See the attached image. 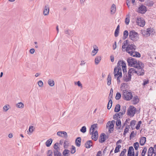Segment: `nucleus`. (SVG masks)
Listing matches in <instances>:
<instances>
[{
  "label": "nucleus",
  "mask_w": 156,
  "mask_h": 156,
  "mask_svg": "<svg viewBox=\"0 0 156 156\" xmlns=\"http://www.w3.org/2000/svg\"><path fill=\"white\" fill-rule=\"evenodd\" d=\"M97 124H94L92 125L90 129V133L92 135V139L95 141H96L98 138V133L97 131H96L94 133V131L95 128L97 127Z\"/></svg>",
  "instance_id": "f257e3e1"
},
{
  "label": "nucleus",
  "mask_w": 156,
  "mask_h": 156,
  "mask_svg": "<svg viewBox=\"0 0 156 156\" xmlns=\"http://www.w3.org/2000/svg\"><path fill=\"white\" fill-rule=\"evenodd\" d=\"M136 70L134 68H131L129 69L128 72V76L126 75V76L123 77V80L125 81L128 82L131 81V76L134 73H136Z\"/></svg>",
  "instance_id": "f03ea898"
},
{
  "label": "nucleus",
  "mask_w": 156,
  "mask_h": 156,
  "mask_svg": "<svg viewBox=\"0 0 156 156\" xmlns=\"http://www.w3.org/2000/svg\"><path fill=\"white\" fill-rule=\"evenodd\" d=\"M127 62L129 66L137 68L139 66V61L137 62L136 59L132 57L129 58L127 59Z\"/></svg>",
  "instance_id": "7ed1b4c3"
},
{
  "label": "nucleus",
  "mask_w": 156,
  "mask_h": 156,
  "mask_svg": "<svg viewBox=\"0 0 156 156\" xmlns=\"http://www.w3.org/2000/svg\"><path fill=\"white\" fill-rule=\"evenodd\" d=\"M122 97L126 101H129L133 97V95L131 92H129L126 90H123L122 91Z\"/></svg>",
  "instance_id": "20e7f679"
},
{
  "label": "nucleus",
  "mask_w": 156,
  "mask_h": 156,
  "mask_svg": "<svg viewBox=\"0 0 156 156\" xmlns=\"http://www.w3.org/2000/svg\"><path fill=\"white\" fill-rule=\"evenodd\" d=\"M138 34L134 30L131 31L129 32V38L133 41H136L139 39Z\"/></svg>",
  "instance_id": "39448f33"
},
{
  "label": "nucleus",
  "mask_w": 156,
  "mask_h": 156,
  "mask_svg": "<svg viewBox=\"0 0 156 156\" xmlns=\"http://www.w3.org/2000/svg\"><path fill=\"white\" fill-rule=\"evenodd\" d=\"M136 47L135 45L129 43L125 50L130 55H133V53H134V51L136 49Z\"/></svg>",
  "instance_id": "423d86ee"
},
{
  "label": "nucleus",
  "mask_w": 156,
  "mask_h": 156,
  "mask_svg": "<svg viewBox=\"0 0 156 156\" xmlns=\"http://www.w3.org/2000/svg\"><path fill=\"white\" fill-rule=\"evenodd\" d=\"M136 111V108H129L128 109L127 114L131 117H133Z\"/></svg>",
  "instance_id": "0eeeda50"
},
{
  "label": "nucleus",
  "mask_w": 156,
  "mask_h": 156,
  "mask_svg": "<svg viewBox=\"0 0 156 156\" xmlns=\"http://www.w3.org/2000/svg\"><path fill=\"white\" fill-rule=\"evenodd\" d=\"M113 122L114 123L115 122V121L114 120H113L112 121L110 122L109 121L107 124V127L108 126L109 127L108 132L109 133H111L112 131L113 130L114 124L113 123Z\"/></svg>",
  "instance_id": "6e6552de"
},
{
  "label": "nucleus",
  "mask_w": 156,
  "mask_h": 156,
  "mask_svg": "<svg viewBox=\"0 0 156 156\" xmlns=\"http://www.w3.org/2000/svg\"><path fill=\"white\" fill-rule=\"evenodd\" d=\"M113 93V90L112 88H111L110 90L109 96V98H110V100L108 103L107 107H111L112 106V102L111 99L112 98Z\"/></svg>",
  "instance_id": "1a4fd4ad"
},
{
  "label": "nucleus",
  "mask_w": 156,
  "mask_h": 156,
  "mask_svg": "<svg viewBox=\"0 0 156 156\" xmlns=\"http://www.w3.org/2000/svg\"><path fill=\"white\" fill-rule=\"evenodd\" d=\"M136 68L137 69V70H136V73L138 76H142L144 74V71L142 67L140 66L139 63V66Z\"/></svg>",
  "instance_id": "9d476101"
},
{
  "label": "nucleus",
  "mask_w": 156,
  "mask_h": 156,
  "mask_svg": "<svg viewBox=\"0 0 156 156\" xmlns=\"http://www.w3.org/2000/svg\"><path fill=\"white\" fill-rule=\"evenodd\" d=\"M120 73H122L121 67H115L114 69V71L115 77L117 76Z\"/></svg>",
  "instance_id": "9b49d317"
},
{
  "label": "nucleus",
  "mask_w": 156,
  "mask_h": 156,
  "mask_svg": "<svg viewBox=\"0 0 156 156\" xmlns=\"http://www.w3.org/2000/svg\"><path fill=\"white\" fill-rule=\"evenodd\" d=\"M136 23L137 25L141 27H143L145 25V22L142 18L141 17L137 18Z\"/></svg>",
  "instance_id": "f8f14e48"
},
{
  "label": "nucleus",
  "mask_w": 156,
  "mask_h": 156,
  "mask_svg": "<svg viewBox=\"0 0 156 156\" xmlns=\"http://www.w3.org/2000/svg\"><path fill=\"white\" fill-rule=\"evenodd\" d=\"M147 11L146 7L143 5H141L138 8V12L139 13L144 14Z\"/></svg>",
  "instance_id": "ddd939ff"
},
{
  "label": "nucleus",
  "mask_w": 156,
  "mask_h": 156,
  "mask_svg": "<svg viewBox=\"0 0 156 156\" xmlns=\"http://www.w3.org/2000/svg\"><path fill=\"white\" fill-rule=\"evenodd\" d=\"M127 156H134V149L132 146L129 147Z\"/></svg>",
  "instance_id": "4468645a"
},
{
  "label": "nucleus",
  "mask_w": 156,
  "mask_h": 156,
  "mask_svg": "<svg viewBox=\"0 0 156 156\" xmlns=\"http://www.w3.org/2000/svg\"><path fill=\"white\" fill-rule=\"evenodd\" d=\"M106 135L105 133H101L99 138V142L102 143L105 142L106 140Z\"/></svg>",
  "instance_id": "2eb2a0df"
},
{
  "label": "nucleus",
  "mask_w": 156,
  "mask_h": 156,
  "mask_svg": "<svg viewBox=\"0 0 156 156\" xmlns=\"http://www.w3.org/2000/svg\"><path fill=\"white\" fill-rule=\"evenodd\" d=\"M49 12V8L48 5H45L43 11V14L44 16L48 15Z\"/></svg>",
  "instance_id": "dca6fc26"
},
{
  "label": "nucleus",
  "mask_w": 156,
  "mask_h": 156,
  "mask_svg": "<svg viewBox=\"0 0 156 156\" xmlns=\"http://www.w3.org/2000/svg\"><path fill=\"white\" fill-rule=\"evenodd\" d=\"M92 141L89 140L87 141L85 144V147L87 148H89L92 145Z\"/></svg>",
  "instance_id": "f3484780"
},
{
  "label": "nucleus",
  "mask_w": 156,
  "mask_h": 156,
  "mask_svg": "<svg viewBox=\"0 0 156 156\" xmlns=\"http://www.w3.org/2000/svg\"><path fill=\"white\" fill-rule=\"evenodd\" d=\"M146 140V138L145 137H142L140 141V144L141 146H143L144 145Z\"/></svg>",
  "instance_id": "a211bd4d"
},
{
  "label": "nucleus",
  "mask_w": 156,
  "mask_h": 156,
  "mask_svg": "<svg viewBox=\"0 0 156 156\" xmlns=\"http://www.w3.org/2000/svg\"><path fill=\"white\" fill-rule=\"evenodd\" d=\"M81 139L80 137H78L76 140L75 143L76 146L79 147L80 146Z\"/></svg>",
  "instance_id": "6ab92c4d"
},
{
  "label": "nucleus",
  "mask_w": 156,
  "mask_h": 156,
  "mask_svg": "<svg viewBox=\"0 0 156 156\" xmlns=\"http://www.w3.org/2000/svg\"><path fill=\"white\" fill-rule=\"evenodd\" d=\"M154 148L152 147H150L148 150L147 152V156H152L153 154V152Z\"/></svg>",
  "instance_id": "aec40b11"
},
{
  "label": "nucleus",
  "mask_w": 156,
  "mask_h": 156,
  "mask_svg": "<svg viewBox=\"0 0 156 156\" xmlns=\"http://www.w3.org/2000/svg\"><path fill=\"white\" fill-rule=\"evenodd\" d=\"M116 6L115 4H113L111 8V14H113L115 13L116 11Z\"/></svg>",
  "instance_id": "412c9836"
},
{
  "label": "nucleus",
  "mask_w": 156,
  "mask_h": 156,
  "mask_svg": "<svg viewBox=\"0 0 156 156\" xmlns=\"http://www.w3.org/2000/svg\"><path fill=\"white\" fill-rule=\"evenodd\" d=\"M64 33L65 34H67L69 36L73 35V31L69 29L65 30L64 31Z\"/></svg>",
  "instance_id": "4be33fe9"
},
{
  "label": "nucleus",
  "mask_w": 156,
  "mask_h": 156,
  "mask_svg": "<svg viewBox=\"0 0 156 156\" xmlns=\"http://www.w3.org/2000/svg\"><path fill=\"white\" fill-rule=\"evenodd\" d=\"M52 142V140L51 138H50L45 143L47 147L50 146Z\"/></svg>",
  "instance_id": "5701e85b"
},
{
  "label": "nucleus",
  "mask_w": 156,
  "mask_h": 156,
  "mask_svg": "<svg viewBox=\"0 0 156 156\" xmlns=\"http://www.w3.org/2000/svg\"><path fill=\"white\" fill-rule=\"evenodd\" d=\"M94 49L92 51L91 54L93 56L95 55L98 52V48L97 47H96L95 48H94Z\"/></svg>",
  "instance_id": "b1692460"
},
{
  "label": "nucleus",
  "mask_w": 156,
  "mask_h": 156,
  "mask_svg": "<svg viewBox=\"0 0 156 156\" xmlns=\"http://www.w3.org/2000/svg\"><path fill=\"white\" fill-rule=\"evenodd\" d=\"M128 40H126L124 41L123 43V45L122 46V49L123 51V49H125L126 48V46L128 45Z\"/></svg>",
  "instance_id": "393cba45"
},
{
  "label": "nucleus",
  "mask_w": 156,
  "mask_h": 156,
  "mask_svg": "<svg viewBox=\"0 0 156 156\" xmlns=\"http://www.w3.org/2000/svg\"><path fill=\"white\" fill-rule=\"evenodd\" d=\"M139 101V100L138 96H136V97H133V104H136Z\"/></svg>",
  "instance_id": "a878e982"
},
{
  "label": "nucleus",
  "mask_w": 156,
  "mask_h": 156,
  "mask_svg": "<svg viewBox=\"0 0 156 156\" xmlns=\"http://www.w3.org/2000/svg\"><path fill=\"white\" fill-rule=\"evenodd\" d=\"M101 57L98 56L96 57L95 59V63L96 65H98L101 60Z\"/></svg>",
  "instance_id": "bb28decb"
},
{
  "label": "nucleus",
  "mask_w": 156,
  "mask_h": 156,
  "mask_svg": "<svg viewBox=\"0 0 156 156\" xmlns=\"http://www.w3.org/2000/svg\"><path fill=\"white\" fill-rule=\"evenodd\" d=\"M111 77L110 74L108 75V77L107 78V85L109 86L111 84Z\"/></svg>",
  "instance_id": "cd10ccee"
},
{
  "label": "nucleus",
  "mask_w": 156,
  "mask_h": 156,
  "mask_svg": "<svg viewBox=\"0 0 156 156\" xmlns=\"http://www.w3.org/2000/svg\"><path fill=\"white\" fill-rule=\"evenodd\" d=\"M129 34V33L128 31L127 30H126L124 31L123 32V39L125 40L128 37Z\"/></svg>",
  "instance_id": "c85d7f7f"
},
{
  "label": "nucleus",
  "mask_w": 156,
  "mask_h": 156,
  "mask_svg": "<svg viewBox=\"0 0 156 156\" xmlns=\"http://www.w3.org/2000/svg\"><path fill=\"white\" fill-rule=\"evenodd\" d=\"M133 54V55L131 54L130 55L132 56L133 57H140V54L136 51L135 52L134 51V53Z\"/></svg>",
  "instance_id": "c756f323"
},
{
  "label": "nucleus",
  "mask_w": 156,
  "mask_h": 156,
  "mask_svg": "<svg viewBox=\"0 0 156 156\" xmlns=\"http://www.w3.org/2000/svg\"><path fill=\"white\" fill-rule=\"evenodd\" d=\"M48 83L49 85L51 87H52L55 85V82L54 81L51 79L48 80Z\"/></svg>",
  "instance_id": "7c9ffc66"
},
{
  "label": "nucleus",
  "mask_w": 156,
  "mask_h": 156,
  "mask_svg": "<svg viewBox=\"0 0 156 156\" xmlns=\"http://www.w3.org/2000/svg\"><path fill=\"white\" fill-rule=\"evenodd\" d=\"M121 147L120 145H117L115 149L114 152L115 153H117L119 151V149Z\"/></svg>",
  "instance_id": "2f4dec72"
},
{
  "label": "nucleus",
  "mask_w": 156,
  "mask_h": 156,
  "mask_svg": "<svg viewBox=\"0 0 156 156\" xmlns=\"http://www.w3.org/2000/svg\"><path fill=\"white\" fill-rule=\"evenodd\" d=\"M54 156H61V153L58 150H55L54 151Z\"/></svg>",
  "instance_id": "473e14b6"
},
{
  "label": "nucleus",
  "mask_w": 156,
  "mask_h": 156,
  "mask_svg": "<svg viewBox=\"0 0 156 156\" xmlns=\"http://www.w3.org/2000/svg\"><path fill=\"white\" fill-rule=\"evenodd\" d=\"M146 3V5L149 6H152L154 5L153 2L150 0H148Z\"/></svg>",
  "instance_id": "72a5a7b5"
},
{
  "label": "nucleus",
  "mask_w": 156,
  "mask_h": 156,
  "mask_svg": "<svg viewBox=\"0 0 156 156\" xmlns=\"http://www.w3.org/2000/svg\"><path fill=\"white\" fill-rule=\"evenodd\" d=\"M70 151L68 149H65L64 150L62 154L63 155V156H67L66 154H68L69 153V152Z\"/></svg>",
  "instance_id": "f704fd0d"
},
{
  "label": "nucleus",
  "mask_w": 156,
  "mask_h": 156,
  "mask_svg": "<svg viewBox=\"0 0 156 156\" xmlns=\"http://www.w3.org/2000/svg\"><path fill=\"white\" fill-rule=\"evenodd\" d=\"M133 146L136 150H137L139 147V144L138 142H136L133 144Z\"/></svg>",
  "instance_id": "c9c22d12"
},
{
  "label": "nucleus",
  "mask_w": 156,
  "mask_h": 156,
  "mask_svg": "<svg viewBox=\"0 0 156 156\" xmlns=\"http://www.w3.org/2000/svg\"><path fill=\"white\" fill-rule=\"evenodd\" d=\"M117 121L116 122V125L117 126H119L118 128V129H120L121 126V122L120 120H117Z\"/></svg>",
  "instance_id": "e433bc0d"
},
{
  "label": "nucleus",
  "mask_w": 156,
  "mask_h": 156,
  "mask_svg": "<svg viewBox=\"0 0 156 156\" xmlns=\"http://www.w3.org/2000/svg\"><path fill=\"white\" fill-rule=\"evenodd\" d=\"M69 143L68 141L66 140H65L64 143V148H67L69 145Z\"/></svg>",
  "instance_id": "4c0bfd02"
},
{
  "label": "nucleus",
  "mask_w": 156,
  "mask_h": 156,
  "mask_svg": "<svg viewBox=\"0 0 156 156\" xmlns=\"http://www.w3.org/2000/svg\"><path fill=\"white\" fill-rule=\"evenodd\" d=\"M123 111L122 112H120L118 113H116L117 114L119 115V116H121L124 114L125 112L126 111V108H123Z\"/></svg>",
  "instance_id": "58836bf2"
},
{
  "label": "nucleus",
  "mask_w": 156,
  "mask_h": 156,
  "mask_svg": "<svg viewBox=\"0 0 156 156\" xmlns=\"http://www.w3.org/2000/svg\"><path fill=\"white\" fill-rule=\"evenodd\" d=\"M151 32L152 29L151 28H148L147 29V30L145 34L150 35V34L151 33Z\"/></svg>",
  "instance_id": "ea45409f"
},
{
  "label": "nucleus",
  "mask_w": 156,
  "mask_h": 156,
  "mask_svg": "<svg viewBox=\"0 0 156 156\" xmlns=\"http://www.w3.org/2000/svg\"><path fill=\"white\" fill-rule=\"evenodd\" d=\"M121 94H120V93L119 92H117L116 93V95L115 99L117 100H118L121 97Z\"/></svg>",
  "instance_id": "a19ab883"
},
{
  "label": "nucleus",
  "mask_w": 156,
  "mask_h": 156,
  "mask_svg": "<svg viewBox=\"0 0 156 156\" xmlns=\"http://www.w3.org/2000/svg\"><path fill=\"white\" fill-rule=\"evenodd\" d=\"M76 147L73 145L72 146V148L71 150V153L72 154H74L76 152Z\"/></svg>",
  "instance_id": "79ce46f5"
},
{
  "label": "nucleus",
  "mask_w": 156,
  "mask_h": 156,
  "mask_svg": "<svg viewBox=\"0 0 156 156\" xmlns=\"http://www.w3.org/2000/svg\"><path fill=\"white\" fill-rule=\"evenodd\" d=\"M74 83H75V84H76V85L77 84L78 87H80L81 88H82V87H83L81 83V82H80V81H79L77 82H75Z\"/></svg>",
  "instance_id": "37998d69"
},
{
  "label": "nucleus",
  "mask_w": 156,
  "mask_h": 156,
  "mask_svg": "<svg viewBox=\"0 0 156 156\" xmlns=\"http://www.w3.org/2000/svg\"><path fill=\"white\" fill-rule=\"evenodd\" d=\"M80 131L83 133H85L86 131V128L85 126H83L82 127L81 129H80Z\"/></svg>",
  "instance_id": "c03bdc74"
},
{
  "label": "nucleus",
  "mask_w": 156,
  "mask_h": 156,
  "mask_svg": "<svg viewBox=\"0 0 156 156\" xmlns=\"http://www.w3.org/2000/svg\"><path fill=\"white\" fill-rule=\"evenodd\" d=\"M147 150V148L146 147H144V149L142 151V152L141 153V156H145V154Z\"/></svg>",
  "instance_id": "a18cd8bd"
},
{
  "label": "nucleus",
  "mask_w": 156,
  "mask_h": 156,
  "mask_svg": "<svg viewBox=\"0 0 156 156\" xmlns=\"http://www.w3.org/2000/svg\"><path fill=\"white\" fill-rule=\"evenodd\" d=\"M142 123V122L141 121H139L138 122V124L136 125V129L137 130H138L139 129L140 127V124Z\"/></svg>",
  "instance_id": "49530a36"
},
{
  "label": "nucleus",
  "mask_w": 156,
  "mask_h": 156,
  "mask_svg": "<svg viewBox=\"0 0 156 156\" xmlns=\"http://www.w3.org/2000/svg\"><path fill=\"white\" fill-rule=\"evenodd\" d=\"M118 75H119V76L117 77V80L118 83H120V78L122 77V73H120Z\"/></svg>",
  "instance_id": "de8ad7c7"
},
{
  "label": "nucleus",
  "mask_w": 156,
  "mask_h": 156,
  "mask_svg": "<svg viewBox=\"0 0 156 156\" xmlns=\"http://www.w3.org/2000/svg\"><path fill=\"white\" fill-rule=\"evenodd\" d=\"M136 122V121L135 120H132L130 123L129 126L131 127H132V126H133L135 125Z\"/></svg>",
  "instance_id": "09e8293b"
},
{
  "label": "nucleus",
  "mask_w": 156,
  "mask_h": 156,
  "mask_svg": "<svg viewBox=\"0 0 156 156\" xmlns=\"http://www.w3.org/2000/svg\"><path fill=\"white\" fill-rule=\"evenodd\" d=\"M120 118V117L119 116V115L117 114V113L115 114L114 115L113 117V118L114 119L118 120H119V118Z\"/></svg>",
  "instance_id": "8fccbe9b"
},
{
  "label": "nucleus",
  "mask_w": 156,
  "mask_h": 156,
  "mask_svg": "<svg viewBox=\"0 0 156 156\" xmlns=\"http://www.w3.org/2000/svg\"><path fill=\"white\" fill-rule=\"evenodd\" d=\"M16 106L17 107H23L24 106V105L22 102H20L16 104Z\"/></svg>",
  "instance_id": "3c124183"
},
{
  "label": "nucleus",
  "mask_w": 156,
  "mask_h": 156,
  "mask_svg": "<svg viewBox=\"0 0 156 156\" xmlns=\"http://www.w3.org/2000/svg\"><path fill=\"white\" fill-rule=\"evenodd\" d=\"M58 143H56L54 145V148L55 149V150H58V149L59 147L58 146Z\"/></svg>",
  "instance_id": "603ef678"
},
{
  "label": "nucleus",
  "mask_w": 156,
  "mask_h": 156,
  "mask_svg": "<svg viewBox=\"0 0 156 156\" xmlns=\"http://www.w3.org/2000/svg\"><path fill=\"white\" fill-rule=\"evenodd\" d=\"M122 70L123 72V73L124 74V76L123 77L125 76H126V75H127V71H126V68H122Z\"/></svg>",
  "instance_id": "864d4df0"
},
{
  "label": "nucleus",
  "mask_w": 156,
  "mask_h": 156,
  "mask_svg": "<svg viewBox=\"0 0 156 156\" xmlns=\"http://www.w3.org/2000/svg\"><path fill=\"white\" fill-rule=\"evenodd\" d=\"M121 66L122 68H126V65L125 62L123 61H122L121 62Z\"/></svg>",
  "instance_id": "5fc2aeb1"
},
{
  "label": "nucleus",
  "mask_w": 156,
  "mask_h": 156,
  "mask_svg": "<svg viewBox=\"0 0 156 156\" xmlns=\"http://www.w3.org/2000/svg\"><path fill=\"white\" fill-rule=\"evenodd\" d=\"M119 30H115V37H117L119 35Z\"/></svg>",
  "instance_id": "6e6d98bb"
},
{
  "label": "nucleus",
  "mask_w": 156,
  "mask_h": 156,
  "mask_svg": "<svg viewBox=\"0 0 156 156\" xmlns=\"http://www.w3.org/2000/svg\"><path fill=\"white\" fill-rule=\"evenodd\" d=\"M125 22L126 25H128L129 22V19L128 18H126L125 19Z\"/></svg>",
  "instance_id": "4d7b16f0"
},
{
  "label": "nucleus",
  "mask_w": 156,
  "mask_h": 156,
  "mask_svg": "<svg viewBox=\"0 0 156 156\" xmlns=\"http://www.w3.org/2000/svg\"><path fill=\"white\" fill-rule=\"evenodd\" d=\"M38 85L39 87H42L43 86V83L42 81L40 80L38 81Z\"/></svg>",
  "instance_id": "13d9d810"
},
{
  "label": "nucleus",
  "mask_w": 156,
  "mask_h": 156,
  "mask_svg": "<svg viewBox=\"0 0 156 156\" xmlns=\"http://www.w3.org/2000/svg\"><path fill=\"white\" fill-rule=\"evenodd\" d=\"M34 127V126H30L29 127V131L30 133H32L33 131V128Z\"/></svg>",
  "instance_id": "bf43d9fd"
},
{
  "label": "nucleus",
  "mask_w": 156,
  "mask_h": 156,
  "mask_svg": "<svg viewBox=\"0 0 156 156\" xmlns=\"http://www.w3.org/2000/svg\"><path fill=\"white\" fill-rule=\"evenodd\" d=\"M53 152L51 150H49L48 151V154H49L48 156H52Z\"/></svg>",
  "instance_id": "052dcab7"
},
{
  "label": "nucleus",
  "mask_w": 156,
  "mask_h": 156,
  "mask_svg": "<svg viewBox=\"0 0 156 156\" xmlns=\"http://www.w3.org/2000/svg\"><path fill=\"white\" fill-rule=\"evenodd\" d=\"M134 131H132L131 132V134H130V136H129L130 140L131 139V138L134 137Z\"/></svg>",
  "instance_id": "680f3d73"
},
{
  "label": "nucleus",
  "mask_w": 156,
  "mask_h": 156,
  "mask_svg": "<svg viewBox=\"0 0 156 156\" xmlns=\"http://www.w3.org/2000/svg\"><path fill=\"white\" fill-rule=\"evenodd\" d=\"M149 83V80H146L144 81V82L143 85L144 86L146 85V84L148 83Z\"/></svg>",
  "instance_id": "e2e57ef3"
},
{
  "label": "nucleus",
  "mask_w": 156,
  "mask_h": 156,
  "mask_svg": "<svg viewBox=\"0 0 156 156\" xmlns=\"http://www.w3.org/2000/svg\"><path fill=\"white\" fill-rule=\"evenodd\" d=\"M62 134H63L64 135V136L65 138H67V135L66 132L65 131H62Z\"/></svg>",
  "instance_id": "0e129e2a"
},
{
  "label": "nucleus",
  "mask_w": 156,
  "mask_h": 156,
  "mask_svg": "<svg viewBox=\"0 0 156 156\" xmlns=\"http://www.w3.org/2000/svg\"><path fill=\"white\" fill-rule=\"evenodd\" d=\"M120 108H115L114 111L115 112H118L120 111Z\"/></svg>",
  "instance_id": "69168bd1"
},
{
  "label": "nucleus",
  "mask_w": 156,
  "mask_h": 156,
  "mask_svg": "<svg viewBox=\"0 0 156 156\" xmlns=\"http://www.w3.org/2000/svg\"><path fill=\"white\" fill-rule=\"evenodd\" d=\"M153 149V151L154 152H153L154 154H155L156 153V144H155L154 146Z\"/></svg>",
  "instance_id": "338daca9"
},
{
  "label": "nucleus",
  "mask_w": 156,
  "mask_h": 156,
  "mask_svg": "<svg viewBox=\"0 0 156 156\" xmlns=\"http://www.w3.org/2000/svg\"><path fill=\"white\" fill-rule=\"evenodd\" d=\"M35 50L34 48H31L30 50V52L31 54H33Z\"/></svg>",
  "instance_id": "774afa93"
}]
</instances>
